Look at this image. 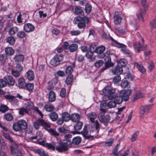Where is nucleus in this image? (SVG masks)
<instances>
[{
  "label": "nucleus",
  "mask_w": 156,
  "mask_h": 156,
  "mask_svg": "<svg viewBox=\"0 0 156 156\" xmlns=\"http://www.w3.org/2000/svg\"><path fill=\"white\" fill-rule=\"evenodd\" d=\"M33 124L34 127L36 129H39L41 126L44 127L51 135L56 137L57 140L58 139V137L59 134L54 129L50 128V125L44 120L40 119H38L34 122Z\"/></svg>",
  "instance_id": "f257e3e1"
},
{
  "label": "nucleus",
  "mask_w": 156,
  "mask_h": 156,
  "mask_svg": "<svg viewBox=\"0 0 156 156\" xmlns=\"http://www.w3.org/2000/svg\"><path fill=\"white\" fill-rule=\"evenodd\" d=\"M95 126H93L90 125H85L83 129L81 132V134L83 137L85 138L89 139L92 136L90 135L91 133L95 132L96 133L98 132V129L99 127V124L97 121L95 122Z\"/></svg>",
  "instance_id": "f03ea898"
},
{
  "label": "nucleus",
  "mask_w": 156,
  "mask_h": 156,
  "mask_svg": "<svg viewBox=\"0 0 156 156\" xmlns=\"http://www.w3.org/2000/svg\"><path fill=\"white\" fill-rule=\"evenodd\" d=\"M72 143L68 139H64L62 142L59 143L58 145L56 146V149L59 152L66 151L71 147Z\"/></svg>",
  "instance_id": "7ed1b4c3"
},
{
  "label": "nucleus",
  "mask_w": 156,
  "mask_h": 156,
  "mask_svg": "<svg viewBox=\"0 0 156 156\" xmlns=\"http://www.w3.org/2000/svg\"><path fill=\"white\" fill-rule=\"evenodd\" d=\"M89 19L87 16L81 17L80 16L75 17L73 20V22L75 24H76L77 22V27L79 29H81L85 27L86 26V23H89Z\"/></svg>",
  "instance_id": "20e7f679"
},
{
  "label": "nucleus",
  "mask_w": 156,
  "mask_h": 156,
  "mask_svg": "<svg viewBox=\"0 0 156 156\" xmlns=\"http://www.w3.org/2000/svg\"><path fill=\"white\" fill-rule=\"evenodd\" d=\"M108 38L112 41L113 45L119 48H121V51L122 53L127 56H130L131 55V53L130 51L126 49L125 45L123 44L118 43L113 39L112 37L109 35H108Z\"/></svg>",
  "instance_id": "39448f33"
},
{
  "label": "nucleus",
  "mask_w": 156,
  "mask_h": 156,
  "mask_svg": "<svg viewBox=\"0 0 156 156\" xmlns=\"http://www.w3.org/2000/svg\"><path fill=\"white\" fill-rule=\"evenodd\" d=\"M12 129L15 132L21 131L25 129L27 127V123L24 120L20 119L14 123L12 124Z\"/></svg>",
  "instance_id": "423d86ee"
},
{
  "label": "nucleus",
  "mask_w": 156,
  "mask_h": 156,
  "mask_svg": "<svg viewBox=\"0 0 156 156\" xmlns=\"http://www.w3.org/2000/svg\"><path fill=\"white\" fill-rule=\"evenodd\" d=\"M102 94L104 95L107 96L109 100L113 99L117 95L115 89L111 88L109 87H105L102 90Z\"/></svg>",
  "instance_id": "0eeeda50"
},
{
  "label": "nucleus",
  "mask_w": 156,
  "mask_h": 156,
  "mask_svg": "<svg viewBox=\"0 0 156 156\" xmlns=\"http://www.w3.org/2000/svg\"><path fill=\"white\" fill-rule=\"evenodd\" d=\"M63 55H56L51 60L50 64L53 66H56L59 64L60 62L63 59Z\"/></svg>",
  "instance_id": "6e6552de"
},
{
  "label": "nucleus",
  "mask_w": 156,
  "mask_h": 156,
  "mask_svg": "<svg viewBox=\"0 0 156 156\" xmlns=\"http://www.w3.org/2000/svg\"><path fill=\"white\" fill-rule=\"evenodd\" d=\"M131 90L130 89L123 90L120 91L119 93V96L125 101H127L129 98V96L130 94Z\"/></svg>",
  "instance_id": "1a4fd4ad"
},
{
  "label": "nucleus",
  "mask_w": 156,
  "mask_h": 156,
  "mask_svg": "<svg viewBox=\"0 0 156 156\" xmlns=\"http://www.w3.org/2000/svg\"><path fill=\"white\" fill-rule=\"evenodd\" d=\"M17 145L14 143L10 147V150L13 156H22V152L20 151L17 150Z\"/></svg>",
  "instance_id": "9d476101"
},
{
  "label": "nucleus",
  "mask_w": 156,
  "mask_h": 156,
  "mask_svg": "<svg viewBox=\"0 0 156 156\" xmlns=\"http://www.w3.org/2000/svg\"><path fill=\"white\" fill-rule=\"evenodd\" d=\"M105 49V46L101 45L96 48L95 52L98 54V56L100 58H103L105 56V54L103 53Z\"/></svg>",
  "instance_id": "9b49d317"
},
{
  "label": "nucleus",
  "mask_w": 156,
  "mask_h": 156,
  "mask_svg": "<svg viewBox=\"0 0 156 156\" xmlns=\"http://www.w3.org/2000/svg\"><path fill=\"white\" fill-rule=\"evenodd\" d=\"M152 105H148L142 106L140 110V114L143 115L147 114L151 109Z\"/></svg>",
  "instance_id": "f8f14e48"
},
{
  "label": "nucleus",
  "mask_w": 156,
  "mask_h": 156,
  "mask_svg": "<svg viewBox=\"0 0 156 156\" xmlns=\"http://www.w3.org/2000/svg\"><path fill=\"white\" fill-rule=\"evenodd\" d=\"M147 48L146 44H141L139 43L136 44L134 45V48L136 51H139L144 50Z\"/></svg>",
  "instance_id": "ddd939ff"
},
{
  "label": "nucleus",
  "mask_w": 156,
  "mask_h": 156,
  "mask_svg": "<svg viewBox=\"0 0 156 156\" xmlns=\"http://www.w3.org/2000/svg\"><path fill=\"white\" fill-rule=\"evenodd\" d=\"M4 79L5 80L9 86H13L15 83V81L13 77L11 76H5Z\"/></svg>",
  "instance_id": "4468645a"
},
{
  "label": "nucleus",
  "mask_w": 156,
  "mask_h": 156,
  "mask_svg": "<svg viewBox=\"0 0 156 156\" xmlns=\"http://www.w3.org/2000/svg\"><path fill=\"white\" fill-rule=\"evenodd\" d=\"M24 30L27 32H30L33 31L35 29L34 26L32 24L27 23L24 25Z\"/></svg>",
  "instance_id": "2eb2a0df"
},
{
  "label": "nucleus",
  "mask_w": 156,
  "mask_h": 156,
  "mask_svg": "<svg viewBox=\"0 0 156 156\" xmlns=\"http://www.w3.org/2000/svg\"><path fill=\"white\" fill-rule=\"evenodd\" d=\"M87 119L89 120L91 122L94 123V125L93 126H95V122L97 121V120H96L95 121H94V119L97 117V115L94 112H91L87 114Z\"/></svg>",
  "instance_id": "dca6fc26"
},
{
  "label": "nucleus",
  "mask_w": 156,
  "mask_h": 156,
  "mask_svg": "<svg viewBox=\"0 0 156 156\" xmlns=\"http://www.w3.org/2000/svg\"><path fill=\"white\" fill-rule=\"evenodd\" d=\"M111 71L113 74H120L122 73L123 69L122 67L118 66L115 69H112Z\"/></svg>",
  "instance_id": "f3484780"
},
{
  "label": "nucleus",
  "mask_w": 156,
  "mask_h": 156,
  "mask_svg": "<svg viewBox=\"0 0 156 156\" xmlns=\"http://www.w3.org/2000/svg\"><path fill=\"white\" fill-rule=\"evenodd\" d=\"M134 66L136 67L138 70L141 73H145V70L144 66L141 64H139L138 62L134 63Z\"/></svg>",
  "instance_id": "a211bd4d"
},
{
  "label": "nucleus",
  "mask_w": 156,
  "mask_h": 156,
  "mask_svg": "<svg viewBox=\"0 0 156 156\" xmlns=\"http://www.w3.org/2000/svg\"><path fill=\"white\" fill-rule=\"evenodd\" d=\"M80 119V117L79 115L78 114L75 113L72 114L70 115V119L74 122H77Z\"/></svg>",
  "instance_id": "6ab92c4d"
},
{
  "label": "nucleus",
  "mask_w": 156,
  "mask_h": 156,
  "mask_svg": "<svg viewBox=\"0 0 156 156\" xmlns=\"http://www.w3.org/2000/svg\"><path fill=\"white\" fill-rule=\"evenodd\" d=\"M19 87L20 88H24L26 87L25 80L23 78H20L18 80Z\"/></svg>",
  "instance_id": "aec40b11"
},
{
  "label": "nucleus",
  "mask_w": 156,
  "mask_h": 156,
  "mask_svg": "<svg viewBox=\"0 0 156 156\" xmlns=\"http://www.w3.org/2000/svg\"><path fill=\"white\" fill-rule=\"evenodd\" d=\"M105 65L108 67H111L113 65L111 62V58L109 55H107L105 58Z\"/></svg>",
  "instance_id": "412c9836"
},
{
  "label": "nucleus",
  "mask_w": 156,
  "mask_h": 156,
  "mask_svg": "<svg viewBox=\"0 0 156 156\" xmlns=\"http://www.w3.org/2000/svg\"><path fill=\"white\" fill-rule=\"evenodd\" d=\"M27 79L30 80H32L34 78L35 76L34 72L31 70H29L26 73Z\"/></svg>",
  "instance_id": "4be33fe9"
},
{
  "label": "nucleus",
  "mask_w": 156,
  "mask_h": 156,
  "mask_svg": "<svg viewBox=\"0 0 156 156\" xmlns=\"http://www.w3.org/2000/svg\"><path fill=\"white\" fill-rule=\"evenodd\" d=\"M56 95L55 93L53 91H50L48 94V100L50 102H53L55 101Z\"/></svg>",
  "instance_id": "5701e85b"
},
{
  "label": "nucleus",
  "mask_w": 156,
  "mask_h": 156,
  "mask_svg": "<svg viewBox=\"0 0 156 156\" xmlns=\"http://www.w3.org/2000/svg\"><path fill=\"white\" fill-rule=\"evenodd\" d=\"M62 118L64 121L68 122L70 119V115L68 113L65 112L62 114Z\"/></svg>",
  "instance_id": "b1692460"
},
{
  "label": "nucleus",
  "mask_w": 156,
  "mask_h": 156,
  "mask_svg": "<svg viewBox=\"0 0 156 156\" xmlns=\"http://www.w3.org/2000/svg\"><path fill=\"white\" fill-rule=\"evenodd\" d=\"M110 120V117L108 115H106L104 117L101 116L99 118L100 121L102 123L109 122Z\"/></svg>",
  "instance_id": "393cba45"
},
{
  "label": "nucleus",
  "mask_w": 156,
  "mask_h": 156,
  "mask_svg": "<svg viewBox=\"0 0 156 156\" xmlns=\"http://www.w3.org/2000/svg\"><path fill=\"white\" fill-rule=\"evenodd\" d=\"M44 108L47 112H52L54 110L55 108L53 105L51 104H48L45 105Z\"/></svg>",
  "instance_id": "a878e982"
},
{
  "label": "nucleus",
  "mask_w": 156,
  "mask_h": 156,
  "mask_svg": "<svg viewBox=\"0 0 156 156\" xmlns=\"http://www.w3.org/2000/svg\"><path fill=\"white\" fill-rule=\"evenodd\" d=\"M13 58L16 62H18L23 61L24 59V57L22 55H18L15 56Z\"/></svg>",
  "instance_id": "bb28decb"
},
{
  "label": "nucleus",
  "mask_w": 156,
  "mask_h": 156,
  "mask_svg": "<svg viewBox=\"0 0 156 156\" xmlns=\"http://www.w3.org/2000/svg\"><path fill=\"white\" fill-rule=\"evenodd\" d=\"M146 12L145 10H140L139 12L136 14L137 18L140 20H143V16L145 14Z\"/></svg>",
  "instance_id": "cd10ccee"
},
{
  "label": "nucleus",
  "mask_w": 156,
  "mask_h": 156,
  "mask_svg": "<svg viewBox=\"0 0 156 156\" xmlns=\"http://www.w3.org/2000/svg\"><path fill=\"white\" fill-rule=\"evenodd\" d=\"M81 141V138L79 136L75 137L73 138L72 143L73 144L78 145L80 144Z\"/></svg>",
  "instance_id": "c85d7f7f"
},
{
  "label": "nucleus",
  "mask_w": 156,
  "mask_h": 156,
  "mask_svg": "<svg viewBox=\"0 0 156 156\" xmlns=\"http://www.w3.org/2000/svg\"><path fill=\"white\" fill-rule=\"evenodd\" d=\"M5 52L7 55H12L14 52V50L10 47H8L5 49Z\"/></svg>",
  "instance_id": "c756f323"
},
{
  "label": "nucleus",
  "mask_w": 156,
  "mask_h": 156,
  "mask_svg": "<svg viewBox=\"0 0 156 156\" xmlns=\"http://www.w3.org/2000/svg\"><path fill=\"white\" fill-rule=\"evenodd\" d=\"M55 143L53 142L51 143H46L45 145V146L48 147L49 149H51L53 150H54L56 149Z\"/></svg>",
  "instance_id": "7c9ffc66"
},
{
  "label": "nucleus",
  "mask_w": 156,
  "mask_h": 156,
  "mask_svg": "<svg viewBox=\"0 0 156 156\" xmlns=\"http://www.w3.org/2000/svg\"><path fill=\"white\" fill-rule=\"evenodd\" d=\"M118 64L119 66L122 67L125 66L127 64V62L126 59L124 58L120 59L118 62Z\"/></svg>",
  "instance_id": "2f4dec72"
},
{
  "label": "nucleus",
  "mask_w": 156,
  "mask_h": 156,
  "mask_svg": "<svg viewBox=\"0 0 156 156\" xmlns=\"http://www.w3.org/2000/svg\"><path fill=\"white\" fill-rule=\"evenodd\" d=\"M76 122L74 126V128L77 130H80L82 128L83 123L82 122L79 121Z\"/></svg>",
  "instance_id": "473e14b6"
},
{
  "label": "nucleus",
  "mask_w": 156,
  "mask_h": 156,
  "mask_svg": "<svg viewBox=\"0 0 156 156\" xmlns=\"http://www.w3.org/2000/svg\"><path fill=\"white\" fill-rule=\"evenodd\" d=\"M113 99L116 105L117 104H121L123 101V99L120 96H116L114 97Z\"/></svg>",
  "instance_id": "72a5a7b5"
},
{
  "label": "nucleus",
  "mask_w": 156,
  "mask_h": 156,
  "mask_svg": "<svg viewBox=\"0 0 156 156\" xmlns=\"http://www.w3.org/2000/svg\"><path fill=\"white\" fill-rule=\"evenodd\" d=\"M77 45L75 44H72L69 47V51L71 52L76 51L77 50Z\"/></svg>",
  "instance_id": "f704fd0d"
},
{
  "label": "nucleus",
  "mask_w": 156,
  "mask_h": 156,
  "mask_svg": "<svg viewBox=\"0 0 156 156\" xmlns=\"http://www.w3.org/2000/svg\"><path fill=\"white\" fill-rule=\"evenodd\" d=\"M18 30V28L16 27H14L11 28L9 31V34L13 35Z\"/></svg>",
  "instance_id": "c9c22d12"
},
{
  "label": "nucleus",
  "mask_w": 156,
  "mask_h": 156,
  "mask_svg": "<svg viewBox=\"0 0 156 156\" xmlns=\"http://www.w3.org/2000/svg\"><path fill=\"white\" fill-rule=\"evenodd\" d=\"M4 118L7 121H11L13 119V116L11 113H7L4 115Z\"/></svg>",
  "instance_id": "e433bc0d"
},
{
  "label": "nucleus",
  "mask_w": 156,
  "mask_h": 156,
  "mask_svg": "<svg viewBox=\"0 0 156 156\" xmlns=\"http://www.w3.org/2000/svg\"><path fill=\"white\" fill-rule=\"evenodd\" d=\"M114 23L115 24H119L121 22V18L119 16L116 15L114 17Z\"/></svg>",
  "instance_id": "4c0bfd02"
},
{
  "label": "nucleus",
  "mask_w": 156,
  "mask_h": 156,
  "mask_svg": "<svg viewBox=\"0 0 156 156\" xmlns=\"http://www.w3.org/2000/svg\"><path fill=\"white\" fill-rule=\"evenodd\" d=\"M43 136L42 133L40 131H38L36 133V135L34 137H31V139L40 140L41 139Z\"/></svg>",
  "instance_id": "58836bf2"
},
{
  "label": "nucleus",
  "mask_w": 156,
  "mask_h": 156,
  "mask_svg": "<svg viewBox=\"0 0 156 156\" xmlns=\"http://www.w3.org/2000/svg\"><path fill=\"white\" fill-rule=\"evenodd\" d=\"M15 42V39L13 37H9L6 39V42L12 45L14 44Z\"/></svg>",
  "instance_id": "ea45409f"
},
{
  "label": "nucleus",
  "mask_w": 156,
  "mask_h": 156,
  "mask_svg": "<svg viewBox=\"0 0 156 156\" xmlns=\"http://www.w3.org/2000/svg\"><path fill=\"white\" fill-rule=\"evenodd\" d=\"M51 119L53 121H55L58 118V115L55 112H52L49 115Z\"/></svg>",
  "instance_id": "a19ab883"
},
{
  "label": "nucleus",
  "mask_w": 156,
  "mask_h": 156,
  "mask_svg": "<svg viewBox=\"0 0 156 156\" xmlns=\"http://www.w3.org/2000/svg\"><path fill=\"white\" fill-rule=\"evenodd\" d=\"M4 137L8 140H9L11 142H13V140L12 137L10 136L9 134L6 133L3 131H2Z\"/></svg>",
  "instance_id": "79ce46f5"
},
{
  "label": "nucleus",
  "mask_w": 156,
  "mask_h": 156,
  "mask_svg": "<svg viewBox=\"0 0 156 156\" xmlns=\"http://www.w3.org/2000/svg\"><path fill=\"white\" fill-rule=\"evenodd\" d=\"M144 96V94L143 93L138 92L133 96V98L134 100H136L143 97Z\"/></svg>",
  "instance_id": "37998d69"
},
{
  "label": "nucleus",
  "mask_w": 156,
  "mask_h": 156,
  "mask_svg": "<svg viewBox=\"0 0 156 156\" xmlns=\"http://www.w3.org/2000/svg\"><path fill=\"white\" fill-rule=\"evenodd\" d=\"M5 144L4 140L2 137L0 136V147L1 149H5Z\"/></svg>",
  "instance_id": "c03bdc74"
},
{
  "label": "nucleus",
  "mask_w": 156,
  "mask_h": 156,
  "mask_svg": "<svg viewBox=\"0 0 156 156\" xmlns=\"http://www.w3.org/2000/svg\"><path fill=\"white\" fill-rule=\"evenodd\" d=\"M73 76L72 75L68 76L66 80V83L67 84H70L73 81Z\"/></svg>",
  "instance_id": "a18cd8bd"
},
{
  "label": "nucleus",
  "mask_w": 156,
  "mask_h": 156,
  "mask_svg": "<svg viewBox=\"0 0 156 156\" xmlns=\"http://www.w3.org/2000/svg\"><path fill=\"white\" fill-rule=\"evenodd\" d=\"M93 55V52L89 51L86 54V56L87 58L90 59L91 61L93 62L94 60V58H92Z\"/></svg>",
  "instance_id": "49530a36"
},
{
  "label": "nucleus",
  "mask_w": 156,
  "mask_h": 156,
  "mask_svg": "<svg viewBox=\"0 0 156 156\" xmlns=\"http://www.w3.org/2000/svg\"><path fill=\"white\" fill-rule=\"evenodd\" d=\"M106 104L105 102H101L100 105V110L102 112H105L106 111Z\"/></svg>",
  "instance_id": "de8ad7c7"
},
{
  "label": "nucleus",
  "mask_w": 156,
  "mask_h": 156,
  "mask_svg": "<svg viewBox=\"0 0 156 156\" xmlns=\"http://www.w3.org/2000/svg\"><path fill=\"white\" fill-rule=\"evenodd\" d=\"M104 63V62L102 60H99L96 61L95 62L94 65V66L97 68H99Z\"/></svg>",
  "instance_id": "09e8293b"
},
{
  "label": "nucleus",
  "mask_w": 156,
  "mask_h": 156,
  "mask_svg": "<svg viewBox=\"0 0 156 156\" xmlns=\"http://www.w3.org/2000/svg\"><path fill=\"white\" fill-rule=\"evenodd\" d=\"M17 36L20 38H23L26 36L25 32L23 31H20L18 32L17 34Z\"/></svg>",
  "instance_id": "8fccbe9b"
},
{
  "label": "nucleus",
  "mask_w": 156,
  "mask_h": 156,
  "mask_svg": "<svg viewBox=\"0 0 156 156\" xmlns=\"http://www.w3.org/2000/svg\"><path fill=\"white\" fill-rule=\"evenodd\" d=\"M8 110V107L6 105H3L0 106V111L5 113Z\"/></svg>",
  "instance_id": "3c124183"
},
{
  "label": "nucleus",
  "mask_w": 156,
  "mask_h": 156,
  "mask_svg": "<svg viewBox=\"0 0 156 156\" xmlns=\"http://www.w3.org/2000/svg\"><path fill=\"white\" fill-rule=\"evenodd\" d=\"M91 5H90L89 4L86 5L85 7L86 12L87 14L90 13L91 10Z\"/></svg>",
  "instance_id": "603ef678"
},
{
  "label": "nucleus",
  "mask_w": 156,
  "mask_h": 156,
  "mask_svg": "<svg viewBox=\"0 0 156 156\" xmlns=\"http://www.w3.org/2000/svg\"><path fill=\"white\" fill-rule=\"evenodd\" d=\"M83 12L82 8L80 7H76L75 9L74 13L77 15Z\"/></svg>",
  "instance_id": "864d4df0"
},
{
  "label": "nucleus",
  "mask_w": 156,
  "mask_h": 156,
  "mask_svg": "<svg viewBox=\"0 0 156 156\" xmlns=\"http://www.w3.org/2000/svg\"><path fill=\"white\" fill-rule=\"evenodd\" d=\"M113 141L114 139H110L105 142V146H111L113 143Z\"/></svg>",
  "instance_id": "5fc2aeb1"
},
{
  "label": "nucleus",
  "mask_w": 156,
  "mask_h": 156,
  "mask_svg": "<svg viewBox=\"0 0 156 156\" xmlns=\"http://www.w3.org/2000/svg\"><path fill=\"white\" fill-rule=\"evenodd\" d=\"M4 97L5 99L9 100L11 102L14 98H15V96L9 94L5 95Z\"/></svg>",
  "instance_id": "6e6d98bb"
},
{
  "label": "nucleus",
  "mask_w": 156,
  "mask_h": 156,
  "mask_svg": "<svg viewBox=\"0 0 156 156\" xmlns=\"http://www.w3.org/2000/svg\"><path fill=\"white\" fill-rule=\"evenodd\" d=\"M12 75L14 77H18L20 75V72L18 71L12 69L11 71Z\"/></svg>",
  "instance_id": "4d7b16f0"
},
{
  "label": "nucleus",
  "mask_w": 156,
  "mask_h": 156,
  "mask_svg": "<svg viewBox=\"0 0 156 156\" xmlns=\"http://www.w3.org/2000/svg\"><path fill=\"white\" fill-rule=\"evenodd\" d=\"M36 153H37L41 156H44V155H46L45 153H46L43 149H38L36 151Z\"/></svg>",
  "instance_id": "13d9d810"
},
{
  "label": "nucleus",
  "mask_w": 156,
  "mask_h": 156,
  "mask_svg": "<svg viewBox=\"0 0 156 156\" xmlns=\"http://www.w3.org/2000/svg\"><path fill=\"white\" fill-rule=\"evenodd\" d=\"M116 104L115 102L113 101H109L107 104V106L109 108H112L116 106Z\"/></svg>",
  "instance_id": "bf43d9fd"
},
{
  "label": "nucleus",
  "mask_w": 156,
  "mask_h": 156,
  "mask_svg": "<svg viewBox=\"0 0 156 156\" xmlns=\"http://www.w3.org/2000/svg\"><path fill=\"white\" fill-rule=\"evenodd\" d=\"M151 29L152 30L156 27V18L150 23Z\"/></svg>",
  "instance_id": "052dcab7"
},
{
  "label": "nucleus",
  "mask_w": 156,
  "mask_h": 156,
  "mask_svg": "<svg viewBox=\"0 0 156 156\" xmlns=\"http://www.w3.org/2000/svg\"><path fill=\"white\" fill-rule=\"evenodd\" d=\"M80 33V32L79 30H73L71 31L70 34L72 36H77L79 35Z\"/></svg>",
  "instance_id": "680f3d73"
},
{
  "label": "nucleus",
  "mask_w": 156,
  "mask_h": 156,
  "mask_svg": "<svg viewBox=\"0 0 156 156\" xmlns=\"http://www.w3.org/2000/svg\"><path fill=\"white\" fill-rule=\"evenodd\" d=\"M34 85L32 83H29L26 84V87L27 89L30 91L32 90L34 88Z\"/></svg>",
  "instance_id": "e2e57ef3"
},
{
  "label": "nucleus",
  "mask_w": 156,
  "mask_h": 156,
  "mask_svg": "<svg viewBox=\"0 0 156 156\" xmlns=\"http://www.w3.org/2000/svg\"><path fill=\"white\" fill-rule=\"evenodd\" d=\"M7 86L6 81L3 79H0V87H3Z\"/></svg>",
  "instance_id": "0e129e2a"
},
{
  "label": "nucleus",
  "mask_w": 156,
  "mask_h": 156,
  "mask_svg": "<svg viewBox=\"0 0 156 156\" xmlns=\"http://www.w3.org/2000/svg\"><path fill=\"white\" fill-rule=\"evenodd\" d=\"M73 71V69L72 67L69 66L67 67L66 69V72L67 74H71Z\"/></svg>",
  "instance_id": "69168bd1"
},
{
  "label": "nucleus",
  "mask_w": 156,
  "mask_h": 156,
  "mask_svg": "<svg viewBox=\"0 0 156 156\" xmlns=\"http://www.w3.org/2000/svg\"><path fill=\"white\" fill-rule=\"evenodd\" d=\"M121 80L120 76L118 75L114 77L113 80V82L115 84L117 83Z\"/></svg>",
  "instance_id": "338daca9"
},
{
  "label": "nucleus",
  "mask_w": 156,
  "mask_h": 156,
  "mask_svg": "<svg viewBox=\"0 0 156 156\" xmlns=\"http://www.w3.org/2000/svg\"><path fill=\"white\" fill-rule=\"evenodd\" d=\"M138 134V132H136L132 135L131 139L132 142H133L136 140Z\"/></svg>",
  "instance_id": "774afa93"
}]
</instances>
